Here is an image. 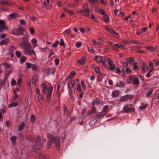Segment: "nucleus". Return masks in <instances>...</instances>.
I'll use <instances>...</instances> for the list:
<instances>
[{"label":"nucleus","instance_id":"052dcab7","mask_svg":"<svg viewBox=\"0 0 159 159\" xmlns=\"http://www.w3.org/2000/svg\"><path fill=\"white\" fill-rule=\"evenodd\" d=\"M91 111L92 112L95 113L96 111V108L94 106H92V107L91 108Z\"/></svg>","mask_w":159,"mask_h":159},{"label":"nucleus","instance_id":"ea45409f","mask_svg":"<svg viewBox=\"0 0 159 159\" xmlns=\"http://www.w3.org/2000/svg\"><path fill=\"white\" fill-rule=\"evenodd\" d=\"M16 54L18 58H20L21 56V53L19 51L17 50L16 51Z\"/></svg>","mask_w":159,"mask_h":159},{"label":"nucleus","instance_id":"bf43d9fd","mask_svg":"<svg viewBox=\"0 0 159 159\" xmlns=\"http://www.w3.org/2000/svg\"><path fill=\"white\" fill-rule=\"evenodd\" d=\"M59 43V41H57L56 43H55L53 44L52 45V47H57L58 44Z\"/></svg>","mask_w":159,"mask_h":159},{"label":"nucleus","instance_id":"f03ea898","mask_svg":"<svg viewBox=\"0 0 159 159\" xmlns=\"http://www.w3.org/2000/svg\"><path fill=\"white\" fill-rule=\"evenodd\" d=\"M42 86L43 88V93L46 96L47 101L48 102L50 100V96L52 92V86L48 87L46 84L44 83L42 84Z\"/></svg>","mask_w":159,"mask_h":159},{"label":"nucleus","instance_id":"4468645a","mask_svg":"<svg viewBox=\"0 0 159 159\" xmlns=\"http://www.w3.org/2000/svg\"><path fill=\"white\" fill-rule=\"evenodd\" d=\"M108 31L111 33L113 35L115 36L116 37L118 38L119 37V35L118 33H116L113 29L111 28L107 29Z\"/></svg>","mask_w":159,"mask_h":159},{"label":"nucleus","instance_id":"4c0bfd02","mask_svg":"<svg viewBox=\"0 0 159 159\" xmlns=\"http://www.w3.org/2000/svg\"><path fill=\"white\" fill-rule=\"evenodd\" d=\"M82 44L81 42H78L76 43L75 45L77 48H79L81 46Z\"/></svg>","mask_w":159,"mask_h":159},{"label":"nucleus","instance_id":"5fc2aeb1","mask_svg":"<svg viewBox=\"0 0 159 159\" xmlns=\"http://www.w3.org/2000/svg\"><path fill=\"white\" fill-rule=\"evenodd\" d=\"M94 70H95V72L97 73H99L100 71V69L99 67H95Z\"/></svg>","mask_w":159,"mask_h":159},{"label":"nucleus","instance_id":"a878e982","mask_svg":"<svg viewBox=\"0 0 159 159\" xmlns=\"http://www.w3.org/2000/svg\"><path fill=\"white\" fill-rule=\"evenodd\" d=\"M104 21L106 23H108L109 21V17L107 15H104L103 16Z\"/></svg>","mask_w":159,"mask_h":159},{"label":"nucleus","instance_id":"338daca9","mask_svg":"<svg viewBox=\"0 0 159 159\" xmlns=\"http://www.w3.org/2000/svg\"><path fill=\"white\" fill-rule=\"evenodd\" d=\"M88 50L91 53H93V48L91 47H88Z\"/></svg>","mask_w":159,"mask_h":159},{"label":"nucleus","instance_id":"f704fd0d","mask_svg":"<svg viewBox=\"0 0 159 159\" xmlns=\"http://www.w3.org/2000/svg\"><path fill=\"white\" fill-rule=\"evenodd\" d=\"M29 31L31 34L34 35L35 33L34 29L32 27H30L29 28Z\"/></svg>","mask_w":159,"mask_h":159},{"label":"nucleus","instance_id":"aec40b11","mask_svg":"<svg viewBox=\"0 0 159 159\" xmlns=\"http://www.w3.org/2000/svg\"><path fill=\"white\" fill-rule=\"evenodd\" d=\"M33 48H35L36 47L37 45V40L35 39H33L31 40Z\"/></svg>","mask_w":159,"mask_h":159},{"label":"nucleus","instance_id":"f8f14e48","mask_svg":"<svg viewBox=\"0 0 159 159\" xmlns=\"http://www.w3.org/2000/svg\"><path fill=\"white\" fill-rule=\"evenodd\" d=\"M133 97L132 95L128 94L121 97L120 98V100L122 101H125L129 99L132 98Z\"/></svg>","mask_w":159,"mask_h":159},{"label":"nucleus","instance_id":"393cba45","mask_svg":"<svg viewBox=\"0 0 159 159\" xmlns=\"http://www.w3.org/2000/svg\"><path fill=\"white\" fill-rule=\"evenodd\" d=\"M18 104V103L17 102H12L9 104L8 105V107L9 108L12 107H15Z\"/></svg>","mask_w":159,"mask_h":159},{"label":"nucleus","instance_id":"49530a36","mask_svg":"<svg viewBox=\"0 0 159 159\" xmlns=\"http://www.w3.org/2000/svg\"><path fill=\"white\" fill-rule=\"evenodd\" d=\"M11 85L12 86H15L16 84V81L14 79L12 78L11 79Z\"/></svg>","mask_w":159,"mask_h":159},{"label":"nucleus","instance_id":"8fccbe9b","mask_svg":"<svg viewBox=\"0 0 159 159\" xmlns=\"http://www.w3.org/2000/svg\"><path fill=\"white\" fill-rule=\"evenodd\" d=\"M148 106V104H146V105H144L143 106H140L139 107V108L141 110H143L144 109H145Z\"/></svg>","mask_w":159,"mask_h":159},{"label":"nucleus","instance_id":"e433bc0d","mask_svg":"<svg viewBox=\"0 0 159 159\" xmlns=\"http://www.w3.org/2000/svg\"><path fill=\"white\" fill-rule=\"evenodd\" d=\"M143 67L142 69V71H145V69H146V70H148L149 68L147 66H145V64L144 63H143Z\"/></svg>","mask_w":159,"mask_h":159},{"label":"nucleus","instance_id":"f3484780","mask_svg":"<svg viewBox=\"0 0 159 159\" xmlns=\"http://www.w3.org/2000/svg\"><path fill=\"white\" fill-rule=\"evenodd\" d=\"M9 42L10 40L8 38L4 39L0 42V45H7L9 43Z\"/></svg>","mask_w":159,"mask_h":159},{"label":"nucleus","instance_id":"9d476101","mask_svg":"<svg viewBox=\"0 0 159 159\" xmlns=\"http://www.w3.org/2000/svg\"><path fill=\"white\" fill-rule=\"evenodd\" d=\"M22 42H21L20 43V45L21 47H24L25 46H27L28 43H30L28 42V39L25 37H22L21 38Z\"/></svg>","mask_w":159,"mask_h":159},{"label":"nucleus","instance_id":"c85d7f7f","mask_svg":"<svg viewBox=\"0 0 159 159\" xmlns=\"http://www.w3.org/2000/svg\"><path fill=\"white\" fill-rule=\"evenodd\" d=\"M22 81L21 78H19L17 80L16 84V85L18 88H20L21 87V83Z\"/></svg>","mask_w":159,"mask_h":159},{"label":"nucleus","instance_id":"72a5a7b5","mask_svg":"<svg viewBox=\"0 0 159 159\" xmlns=\"http://www.w3.org/2000/svg\"><path fill=\"white\" fill-rule=\"evenodd\" d=\"M125 70L126 71V74H130L131 73V71L130 68L129 67H126L125 68Z\"/></svg>","mask_w":159,"mask_h":159},{"label":"nucleus","instance_id":"69168bd1","mask_svg":"<svg viewBox=\"0 0 159 159\" xmlns=\"http://www.w3.org/2000/svg\"><path fill=\"white\" fill-rule=\"evenodd\" d=\"M49 2V0H46V1H45L43 5V6L45 7L47 4H48Z\"/></svg>","mask_w":159,"mask_h":159},{"label":"nucleus","instance_id":"13d9d810","mask_svg":"<svg viewBox=\"0 0 159 159\" xmlns=\"http://www.w3.org/2000/svg\"><path fill=\"white\" fill-rule=\"evenodd\" d=\"M121 72L123 75H126L125 68L124 67L121 70Z\"/></svg>","mask_w":159,"mask_h":159},{"label":"nucleus","instance_id":"a18cd8bd","mask_svg":"<svg viewBox=\"0 0 159 159\" xmlns=\"http://www.w3.org/2000/svg\"><path fill=\"white\" fill-rule=\"evenodd\" d=\"M64 111L66 115H68L69 114V112L68 110L66 107L65 106H64L63 108Z\"/></svg>","mask_w":159,"mask_h":159},{"label":"nucleus","instance_id":"7c9ffc66","mask_svg":"<svg viewBox=\"0 0 159 159\" xmlns=\"http://www.w3.org/2000/svg\"><path fill=\"white\" fill-rule=\"evenodd\" d=\"M64 10L65 12H66L68 14L70 15H72L73 14V13L72 12V11L66 8H64Z\"/></svg>","mask_w":159,"mask_h":159},{"label":"nucleus","instance_id":"58836bf2","mask_svg":"<svg viewBox=\"0 0 159 159\" xmlns=\"http://www.w3.org/2000/svg\"><path fill=\"white\" fill-rule=\"evenodd\" d=\"M26 57H22L20 60V62L21 63H23L26 61Z\"/></svg>","mask_w":159,"mask_h":159},{"label":"nucleus","instance_id":"680f3d73","mask_svg":"<svg viewBox=\"0 0 159 159\" xmlns=\"http://www.w3.org/2000/svg\"><path fill=\"white\" fill-rule=\"evenodd\" d=\"M60 44L62 46H63L64 45V42L62 38H61L60 39Z\"/></svg>","mask_w":159,"mask_h":159},{"label":"nucleus","instance_id":"09e8293b","mask_svg":"<svg viewBox=\"0 0 159 159\" xmlns=\"http://www.w3.org/2000/svg\"><path fill=\"white\" fill-rule=\"evenodd\" d=\"M36 119V118L34 115H32L31 116V120L32 122H34Z\"/></svg>","mask_w":159,"mask_h":159},{"label":"nucleus","instance_id":"a211bd4d","mask_svg":"<svg viewBox=\"0 0 159 159\" xmlns=\"http://www.w3.org/2000/svg\"><path fill=\"white\" fill-rule=\"evenodd\" d=\"M50 156L44 153L40 152V159H48L49 158Z\"/></svg>","mask_w":159,"mask_h":159},{"label":"nucleus","instance_id":"7ed1b4c3","mask_svg":"<svg viewBox=\"0 0 159 159\" xmlns=\"http://www.w3.org/2000/svg\"><path fill=\"white\" fill-rule=\"evenodd\" d=\"M83 9H80L78 11L80 14L82 16H84L86 17H89L95 21V17L93 15H91V17H89V10L88 8L87 4H84L82 6Z\"/></svg>","mask_w":159,"mask_h":159},{"label":"nucleus","instance_id":"9b49d317","mask_svg":"<svg viewBox=\"0 0 159 159\" xmlns=\"http://www.w3.org/2000/svg\"><path fill=\"white\" fill-rule=\"evenodd\" d=\"M25 64L26 65V69L32 68L33 70L36 71L38 68V67L36 65L32 64L30 63L27 62Z\"/></svg>","mask_w":159,"mask_h":159},{"label":"nucleus","instance_id":"2f4dec72","mask_svg":"<svg viewBox=\"0 0 159 159\" xmlns=\"http://www.w3.org/2000/svg\"><path fill=\"white\" fill-rule=\"evenodd\" d=\"M125 60L129 63H131L134 61V60L131 57H130L129 58H127Z\"/></svg>","mask_w":159,"mask_h":159},{"label":"nucleus","instance_id":"6e6552de","mask_svg":"<svg viewBox=\"0 0 159 159\" xmlns=\"http://www.w3.org/2000/svg\"><path fill=\"white\" fill-rule=\"evenodd\" d=\"M132 105L131 104L126 105L123 107V111L124 112L127 113L129 111L134 112L135 110L134 108L131 107Z\"/></svg>","mask_w":159,"mask_h":159},{"label":"nucleus","instance_id":"a19ab883","mask_svg":"<svg viewBox=\"0 0 159 159\" xmlns=\"http://www.w3.org/2000/svg\"><path fill=\"white\" fill-rule=\"evenodd\" d=\"M114 13L116 16H119L121 13V12L118 10H115L114 11Z\"/></svg>","mask_w":159,"mask_h":159},{"label":"nucleus","instance_id":"79ce46f5","mask_svg":"<svg viewBox=\"0 0 159 159\" xmlns=\"http://www.w3.org/2000/svg\"><path fill=\"white\" fill-rule=\"evenodd\" d=\"M137 63L136 62H134L133 64V67L134 70L138 68Z\"/></svg>","mask_w":159,"mask_h":159},{"label":"nucleus","instance_id":"f257e3e1","mask_svg":"<svg viewBox=\"0 0 159 159\" xmlns=\"http://www.w3.org/2000/svg\"><path fill=\"white\" fill-rule=\"evenodd\" d=\"M48 140L49 142L47 144V147L49 148L51 147L50 143H54L56 147L59 149L60 148V139L57 137H54L52 135L48 134H47Z\"/></svg>","mask_w":159,"mask_h":159},{"label":"nucleus","instance_id":"20e7f679","mask_svg":"<svg viewBox=\"0 0 159 159\" xmlns=\"http://www.w3.org/2000/svg\"><path fill=\"white\" fill-rule=\"evenodd\" d=\"M106 62H107V63L109 65L108 67L109 69V70H113L115 69L116 67L114 64L113 62L109 58L107 57H105L103 60L102 62V65L103 66L106 67L107 68H108L107 65H106L105 63Z\"/></svg>","mask_w":159,"mask_h":159},{"label":"nucleus","instance_id":"dca6fc26","mask_svg":"<svg viewBox=\"0 0 159 159\" xmlns=\"http://www.w3.org/2000/svg\"><path fill=\"white\" fill-rule=\"evenodd\" d=\"M0 31L1 32L2 29H5V21L3 20H1L0 19Z\"/></svg>","mask_w":159,"mask_h":159},{"label":"nucleus","instance_id":"3c124183","mask_svg":"<svg viewBox=\"0 0 159 159\" xmlns=\"http://www.w3.org/2000/svg\"><path fill=\"white\" fill-rule=\"evenodd\" d=\"M108 106H104L103 107L102 111H103V112H106V113H107V110L108 109Z\"/></svg>","mask_w":159,"mask_h":159},{"label":"nucleus","instance_id":"774afa93","mask_svg":"<svg viewBox=\"0 0 159 159\" xmlns=\"http://www.w3.org/2000/svg\"><path fill=\"white\" fill-rule=\"evenodd\" d=\"M55 65L57 66L58 65L59 62V60L58 58H56L55 59Z\"/></svg>","mask_w":159,"mask_h":159},{"label":"nucleus","instance_id":"4d7b16f0","mask_svg":"<svg viewBox=\"0 0 159 159\" xmlns=\"http://www.w3.org/2000/svg\"><path fill=\"white\" fill-rule=\"evenodd\" d=\"M75 74V72L74 71H72L70 72V75H69L68 77L71 78Z\"/></svg>","mask_w":159,"mask_h":159},{"label":"nucleus","instance_id":"864d4df0","mask_svg":"<svg viewBox=\"0 0 159 159\" xmlns=\"http://www.w3.org/2000/svg\"><path fill=\"white\" fill-rule=\"evenodd\" d=\"M13 93L14 95V97H13V98L14 100L16 99L17 98V94L16 93L15 90L14 89L13 90Z\"/></svg>","mask_w":159,"mask_h":159},{"label":"nucleus","instance_id":"5701e85b","mask_svg":"<svg viewBox=\"0 0 159 159\" xmlns=\"http://www.w3.org/2000/svg\"><path fill=\"white\" fill-rule=\"evenodd\" d=\"M119 94V92L118 90H115L112 92V96L113 97H118Z\"/></svg>","mask_w":159,"mask_h":159},{"label":"nucleus","instance_id":"423d86ee","mask_svg":"<svg viewBox=\"0 0 159 159\" xmlns=\"http://www.w3.org/2000/svg\"><path fill=\"white\" fill-rule=\"evenodd\" d=\"M16 49V47L13 45L9 46L8 49V52L6 53V55L8 56H10V57L11 58L13 57L14 51Z\"/></svg>","mask_w":159,"mask_h":159},{"label":"nucleus","instance_id":"0e129e2a","mask_svg":"<svg viewBox=\"0 0 159 159\" xmlns=\"http://www.w3.org/2000/svg\"><path fill=\"white\" fill-rule=\"evenodd\" d=\"M128 62L127 61L126 62H123L122 63V64L124 66V67L125 68L128 67L127 66L128 65Z\"/></svg>","mask_w":159,"mask_h":159},{"label":"nucleus","instance_id":"e2e57ef3","mask_svg":"<svg viewBox=\"0 0 159 159\" xmlns=\"http://www.w3.org/2000/svg\"><path fill=\"white\" fill-rule=\"evenodd\" d=\"M54 54V51L51 50L48 56V57H51V56L52 55H53Z\"/></svg>","mask_w":159,"mask_h":159},{"label":"nucleus","instance_id":"de8ad7c7","mask_svg":"<svg viewBox=\"0 0 159 159\" xmlns=\"http://www.w3.org/2000/svg\"><path fill=\"white\" fill-rule=\"evenodd\" d=\"M77 88L78 90L81 92L82 91V89H81V86L80 83H78L77 85Z\"/></svg>","mask_w":159,"mask_h":159},{"label":"nucleus","instance_id":"0eeeda50","mask_svg":"<svg viewBox=\"0 0 159 159\" xmlns=\"http://www.w3.org/2000/svg\"><path fill=\"white\" fill-rule=\"evenodd\" d=\"M31 45L30 43H28L27 46L25 48L24 51V53L26 55H35V52L34 50H31Z\"/></svg>","mask_w":159,"mask_h":159},{"label":"nucleus","instance_id":"473e14b6","mask_svg":"<svg viewBox=\"0 0 159 159\" xmlns=\"http://www.w3.org/2000/svg\"><path fill=\"white\" fill-rule=\"evenodd\" d=\"M25 126V124L23 122H22L19 126L18 130L19 131H21L23 130L24 126Z\"/></svg>","mask_w":159,"mask_h":159},{"label":"nucleus","instance_id":"412c9836","mask_svg":"<svg viewBox=\"0 0 159 159\" xmlns=\"http://www.w3.org/2000/svg\"><path fill=\"white\" fill-rule=\"evenodd\" d=\"M16 16V15L15 13H13L9 14L7 16L8 19L9 20H11L15 18Z\"/></svg>","mask_w":159,"mask_h":159},{"label":"nucleus","instance_id":"6ab92c4d","mask_svg":"<svg viewBox=\"0 0 159 159\" xmlns=\"http://www.w3.org/2000/svg\"><path fill=\"white\" fill-rule=\"evenodd\" d=\"M104 57H103V58H102L101 56H97L94 57V59L97 62L99 63L101 62L102 63Z\"/></svg>","mask_w":159,"mask_h":159},{"label":"nucleus","instance_id":"ddd939ff","mask_svg":"<svg viewBox=\"0 0 159 159\" xmlns=\"http://www.w3.org/2000/svg\"><path fill=\"white\" fill-rule=\"evenodd\" d=\"M75 80H70L69 81L68 83V87L71 89L75 85Z\"/></svg>","mask_w":159,"mask_h":159},{"label":"nucleus","instance_id":"c756f323","mask_svg":"<svg viewBox=\"0 0 159 159\" xmlns=\"http://www.w3.org/2000/svg\"><path fill=\"white\" fill-rule=\"evenodd\" d=\"M145 48L147 50L152 51H154L155 49V48L152 46H146L145 47Z\"/></svg>","mask_w":159,"mask_h":159},{"label":"nucleus","instance_id":"b1692460","mask_svg":"<svg viewBox=\"0 0 159 159\" xmlns=\"http://www.w3.org/2000/svg\"><path fill=\"white\" fill-rule=\"evenodd\" d=\"M85 57L84 56H83L81 59L78 61V62L81 64H84L85 62Z\"/></svg>","mask_w":159,"mask_h":159},{"label":"nucleus","instance_id":"c9c22d12","mask_svg":"<svg viewBox=\"0 0 159 159\" xmlns=\"http://www.w3.org/2000/svg\"><path fill=\"white\" fill-rule=\"evenodd\" d=\"M153 91V89H152L149 91L146 94L147 97H149L151 95Z\"/></svg>","mask_w":159,"mask_h":159},{"label":"nucleus","instance_id":"603ef678","mask_svg":"<svg viewBox=\"0 0 159 159\" xmlns=\"http://www.w3.org/2000/svg\"><path fill=\"white\" fill-rule=\"evenodd\" d=\"M34 148H35V150H34V151L35 152H37V151H39V146H38L37 147V148L36 147V145H35L33 147Z\"/></svg>","mask_w":159,"mask_h":159},{"label":"nucleus","instance_id":"c03bdc74","mask_svg":"<svg viewBox=\"0 0 159 159\" xmlns=\"http://www.w3.org/2000/svg\"><path fill=\"white\" fill-rule=\"evenodd\" d=\"M81 85L82 88L84 89L85 90L86 88V85L84 84V82L83 81H81L80 83Z\"/></svg>","mask_w":159,"mask_h":159},{"label":"nucleus","instance_id":"37998d69","mask_svg":"<svg viewBox=\"0 0 159 159\" xmlns=\"http://www.w3.org/2000/svg\"><path fill=\"white\" fill-rule=\"evenodd\" d=\"M116 86L119 87H123L124 86V83L123 82H120L119 83H117Z\"/></svg>","mask_w":159,"mask_h":159},{"label":"nucleus","instance_id":"bb28decb","mask_svg":"<svg viewBox=\"0 0 159 159\" xmlns=\"http://www.w3.org/2000/svg\"><path fill=\"white\" fill-rule=\"evenodd\" d=\"M0 4L4 5H8L9 3L5 0H0Z\"/></svg>","mask_w":159,"mask_h":159},{"label":"nucleus","instance_id":"4be33fe9","mask_svg":"<svg viewBox=\"0 0 159 159\" xmlns=\"http://www.w3.org/2000/svg\"><path fill=\"white\" fill-rule=\"evenodd\" d=\"M106 112H103L102 111L100 112H99L96 115V116L97 117H99L104 116L106 114Z\"/></svg>","mask_w":159,"mask_h":159},{"label":"nucleus","instance_id":"1a4fd4ad","mask_svg":"<svg viewBox=\"0 0 159 159\" xmlns=\"http://www.w3.org/2000/svg\"><path fill=\"white\" fill-rule=\"evenodd\" d=\"M23 31L22 29L20 28L14 29L11 31L12 34L14 35L19 36L23 34Z\"/></svg>","mask_w":159,"mask_h":159},{"label":"nucleus","instance_id":"cd10ccee","mask_svg":"<svg viewBox=\"0 0 159 159\" xmlns=\"http://www.w3.org/2000/svg\"><path fill=\"white\" fill-rule=\"evenodd\" d=\"M16 137L15 136H13L11 137V140L12 141L13 145H15L16 144Z\"/></svg>","mask_w":159,"mask_h":159},{"label":"nucleus","instance_id":"39448f33","mask_svg":"<svg viewBox=\"0 0 159 159\" xmlns=\"http://www.w3.org/2000/svg\"><path fill=\"white\" fill-rule=\"evenodd\" d=\"M126 81L128 83H131L133 82V84L136 86H138L139 84L138 78L133 75L129 76Z\"/></svg>","mask_w":159,"mask_h":159},{"label":"nucleus","instance_id":"6e6d98bb","mask_svg":"<svg viewBox=\"0 0 159 159\" xmlns=\"http://www.w3.org/2000/svg\"><path fill=\"white\" fill-rule=\"evenodd\" d=\"M27 138L29 139L30 140H35V139H34V137H33L30 135H28L27 136Z\"/></svg>","mask_w":159,"mask_h":159},{"label":"nucleus","instance_id":"2eb2a0df","mask_svg":"<svg viewBox=\"0 0 159 159\" xmlns=\"http://www.w3.org/2000/svg\"><path fill=\"white\" fill-rule=\"evenodd\" d=\"M55 71L54 68L47 69L45 70V73L47 75H48L51 74H53Z\"/></svg>","mask_w":159,"mask_h":159}]
</instances>
